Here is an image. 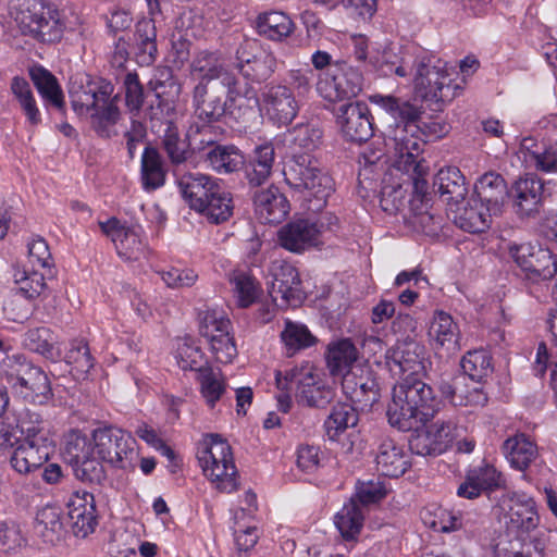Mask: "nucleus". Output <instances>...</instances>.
Masks as SVG:
<instances>
[{
  "label": "nucleus",
  "instance_id": "obj_25",
  "mask_svg": "<svg viewBox=\"0 0 557 557\" xmlns=\"http://www.w3.org/2000/svg\"><path fill=\"white\" fill-rule=\"evenodd\" d=\"M113 92V86L104 81L86 79V83L72 84L70 98L73 110L78 115H87Z\"/></svg>",
  "mask_w": 557,
  "mask_h": 557
},
{
  "label": "nucleus",
  "instance_id": "obj_47",
  "mask_svg": "<svg viewBox=\"0 0 557 557\" xmlns=\"http://www.w3.org/2000/svg\"><path fill=\"white\" fill-rule=\"evenodd\" d=\"M141 182L146 190H154L165 182V170L159 151L146 147L141 156Z\"/></svg>",
  "mask_w": 557,
  "mask_h": 557
},
{
  "label": "nucleus",
  "instance_id": "obj_35",
  "mask_svg": "<svg viewBox=\"0 0 557 557\" xmlns=\"http://www.w3.org/2000/svg\"><path fill=\"white\" fill-rule=\"evenodd\" d=\"M433 185L437 187L441 197L450 208L463 202L468 194L465 176L455 166L441 169L435 175Z\"/></svg>",
  "mask_w": 557,
  "mask_h": 557
},
{
  "label": "nucleus",
  "instance_id": "obj_52",
  "mask_svg": "<svg viewBox=\"0 0 557 557\" xmlns=\"http://www.w3.org/2000/svg\"><path fill=\"white\" fill-rule=\"evenodd\" d=\"M29 74L41 97L55 108L62 109L63 94L57 78L41 66L32 69Z\"/></svg>",
  "mask_w": 557,
  "mask_h": 557
},
{
  "label": "nucleus",
  "instance_id": "obj_63",
  "mask_svg": "<svg viewBox=\"0 0 557 557\" xmlns=\"http://www.w3.org/2000/svg\"><path fill=\"white\" fill-rule=\"evenodd\" d=\"M467 474L469 480L473 481L483 492H492L505 486L502 472L488 463L471 469Z\"/></svg>",
  "mask_w": 557,
  "mask_h": 557
},
{
  "label": "nucleus",
  "instance_id": "obj_54",
  "mask_svg": "<svg viewBox=\"0 0 557 557\" xmlns=\"http://www.w3.org/2000/svg\"><path fill=\"white\" fill-rule=\"evenodd\" d=\"M322 131L312 124H301L292 131V154H312L321 144Z\"/></svg>",
  "mask_w": 557,
  "mask_h": 557
},
{
  "label": "nucleus",
  "instance_id": "obj_59",
  "mask_svg": "<svg viewBox=\"0 0 557 557\" xmlns=\"http://www.w3.org/2000/svg\"><path fill=\"white\" fill-rule=\"evenodd\" d=\"M13 276L18 292L27 299L39 297L47 288L44 273L37 270L16 269Z\"/></svg>",
  "mask_w": 557,
  "mask_h": 557
},
{
  "label": "nucleus",
  "instance_id": "obj_11",
  "mask_svg": "<svg viewBox=\"0 0 557 557\" xmlns=\"http://www.w3.org/2000/svg\"><path fill=\"white\" fill-rule=\"evenodd\" d=\"M508 251L518 267L532 281L549 280L557 273V260L549 249L524 243L510 244Z\"/></svg>",
  "mask_w": 557,
  "mask_h": 557
},
{
  "label": "nucleus",
  "instance_id": "obj_46",
  "mask_svg": "<svg viewBox=\"0 0 557 557\" xmlns=\"http://www.w3.org/2000/svg\"><path fill=\"white\" fill-rule=\"evenodd\" d=\"M359 416L352 405L339 403L332 408L324 421L325 434L331 441H337L348 428L357 425Z\"/></svg>",
  "mask_w": 557,
  "mask_h": 557
},
{
  "label": "nucleus",
  "instance_id": "obj_6",
  "mask_svg": "<svg viewBox=\"0 0 557 557\" xmlns=\"http://www.w3.org/2000/svg\"><path fill=\"white\" fill-rule=\"evenodd\" d=\"M210 442L198 453V460L207 478L223 493L238 488L237 470L228 443L218 434L209 436Z\"/></svg>",
  "mask_w": 557,
  "mask_h": 557
},
{
  "label": "nucleus",
  "instance_id": "obj_64",
  "mask_svg": "<svg viewBox=\"0 0 557 557\" xmlns=\"http://www.w3.org/2000/svg\"><path fill=\"white\" fill-rule=\"evenodd\" d=\"M26 540L23 536L20 524L13 519L0 521V550L4 553L13 552L23 545Z\"/></svg>",
  "mask_w": 557,
  "mask_h": 557
},
{
  "label": "nucleus",
  "instance_id": "obj_12",
  "mask_svg": "<svg viewBox=\"0 0 557 557\" xmlns=\"http://www.w3.org/2000/svg\"><path fill=\"white\" fill-rule=\"evenodd\" d=\"M236 67L251 82L261 83L274 73L276 59L270 51L262 49L256 40L244 41L236 51Z\"/></svg>",
  "mask_w": 557,
  "mask_h": 557
},
{
  "label": "nucleus",
  "instance_id": "obj_24",
  "mask_svg": "<svg viewBox=\"0 0 557 557\" xmlns=\"http://www.w3.org/2000/svg\"><path fill=\"white\" fill-rule=\"evenodd\" d=\"M190 74L198 81L197 84L220 82L228 88L239 85L235 74L223 64L215 53L209 51H201L194 58L190 64Z\"/></svg>",
  "mask_w": 557,
  "mask_h": 557
},
{
  "label": "nucleus",
  "instance_id": "obj_13",
  "mask_svg": "<svg viewBox=\"0 0 557 557\" xmlns=\"http://www.w3.org/2000/svg\"><path fill=\"white\" fill-rule=\"evenodd\" d=\"M290 379L296 385V399L299 404L324 408L335 397L334 389L311 367L290 370Z\"/></svg>",
  "mask_w": 557,
  "mask_h": 557
},
{
  "label": "nucleus",
  "instance_id": "obj_37",
  "mask_svg": "<svg viewBox=\"0 0 557 557\" xmlns=\"http://www.w3.org/2000/svg\"><path fill=\"white\" fill-rule=\"evenodd\" d=\"M35 531L47 544L61 542L65 535L62 509L52 505L40 508L36 515Z\"/></svg>",
  "mask_w": 557,
  "mask_h": 557
},
{
  "label": "nucleus",
  "instance_id": "obj_7",
  "mask_svg": "<svg viewBox=\"0 0 557 557\" xmlns=\"http://www.w3.org/2000/svg\"><path fill=\"white\" fill-rule=\"evenodd\" d=\"M92 440L100 460L116 469H135L138 453L136 440L129 433L119 428L106 426L95 430Z\"/></svg>",
  "mask_w": 557,
  "mask_h": 557
},
{
  "label": "nucleus",
  "instance_id": "obj_56",
  "mask_svg": "<svg viewBox=\"0 0 557 557\" xmlns=\"http://www.w3.org/2000/svg\"><path fill=\"white\" fill-rule=\"evenodd\" d=\"M281 338L288 354H295L298 350L309 348L317 342V338L305 324L292 321H286Z\"/></svg>",
  "mask_w": 557,
  "mask_h": 557
},
{
  "label": "nucleus",
  "instance_id": "obj_43",
  "mask_svg": "<svg viewBox=\"0 0 557 557\" xmlns=\"http://www.w3.org/2000/svg\"><path fill=\"white\" fill-rule=\"evenodd\" d=\"M363 521V507L354 497L335 516V525L346 541L355 540L360 534Z\"/></svg>",
  "mask_w": 557,
  "mask_h": 557
},
{
  "label": "nucleus",
  "instance_id": "obj_20",
  "mask_svg": "<svg viewBox=\"0 0 557 557\" xmlns=\"http://www.w3.org/2000/svg\"><path fill=\"white\" fill-rule=\"evenodd\" d=\"M99 226L111 238L121 258L134 261L147 256V246L138 228L122 225L114 218L99 222Z\"/></svg>",
  "mask_w": 557,
  "mask_h": 557
},
{
  "label": "nucleus",
  "instance_id": "obj_4",
  "mask_svg": "<svg viewBox=\"0 0 557 557\" xmlns=\"http://www.w3.org/2000/svg\"><path fill=\"white\" fill-rule=\"evenodd\" d=\"M15 20L24 34L48 44L60 41L66 27L64 15L50 0H22Z\"/></svg>",
  "mask_w": 557,
  "mask_h": 557
},
{
  "label": "nucleus",
  "instance_id": "obj_15",
  "mask_svg": "<svg viewBox=\"0 0 557 557\" xmlns=\"http://www.w3.org/2000/svg\"><path fill=\"white\" fill-rule=\"evenodd\" d=\"M261 104L267 117L277 125L290 124L299 111V101L286 84L267 86Z\"/></svg>",
  "mask_w": 557,
  "mask_h": 557
},
{
  "label": "nucleus",
  "instance_id": "obj_29",
  "mask_svg": "<svg viewBox=\"0 0 557 557\" xmlns=\"http://www.w3.org/2000/svg\"><path fill=\"white\" fill-rule=\"evenodd\" d=\"M377 471L388 478L401 476L410 467L408 455L404 448L391 438H384L375 456Z\"/></svg>",
  "mask_w": 557,
  "mask_h": 557
},
{
  "label": "nucleus",
  "instance_id": "obj_33",
  "mask_svg": "<svg viewBox=\"0 0 557 557\" xmlns=\"http://www.w3.org/2000/svg\"><path fill=\"white\" fill-rule=\"evenodd\" d=\"M503 453L510 466L519 471H525L539 458L536 444L523 433L508 437L503 444Z\"/></svg>",
  "mask_w": 557,
  "mask_h": 557
},
{
  "label": "nucleus",
  "instance_id": "obj_38",
  "mask_svg": "<svg viewBox=\"0 0 557 557\" xmlns=\"http://www.w3.org/2000/svg\"><path fill=\"white\" fill-rule=\"evenodd\" d=\"M233 297L239 308H248L262 295L258 280L246 270H234L228 274Z\"/></svg>",
  "mask_w": 557,
  "mask_h": 557
},
{
  "label": "nucleus",
  "instance_id": "obj_61",
  "mask_svg": "<svg viewBox=\"0 0 557 557\" xmlns=\"http://www.w3.org/2000/svg\"><path fill=\"white\" fill-rule=\"evenodd\" d=\"M199 333L207 339L231 330V321L216 309L206 308L198 313Z\"/></svg>",
  "mask_w": 557,
  "mask_h": 557
},
{
  "label": "nucleus",
  "instance_id": "obj_60",
  "mask_svg": "<svg viewBox=\"0 0 557 557\" xmlns=\"http://www.w3.org/2000/svg\"><path fill=\"white\" fill-rule=\"evenodd\" d=\"M175 359L178 367L184 371H197L200 374V370L206 368L203 366V352L190 338H183L178 342Z\"/></svg>",
  "mask_w": 557,
  "mask_h": 557
},
{
  "label": "nucleus",
  "instance_id": "obj_41",
  "mask_svg": "<svg viewBox=\"0 0 557 557\" xmlns=\"http://www.w3.org/2000/svg\"><path fill=\"white\" fill-rule=\"evenodd\" d=\"M162 148L175 169H178L185 163L193 153L189 140L187 137H181L178 127L172 119L165 121V128L162 135Z\"/></svg>",
  "mask_w": 557,
  "mask_h": 557
},
{
  "label": "nucleus",
  "instance_id": "obj_34",
  "mask_svg": "<svg viewBox=\"0 0 557 557\" xmlns=\"http://www.w3.org/2000/svg\"><path fill=\"white\" fill-rule=\"evenodd\" d=\"M342 388L354 404L363 408L371 407L380 397L379 384L369 374L364 376H357L355 373L344 374Z\"/></svg>",
  "mask_w": 557,
  "mask_h": 557
},
{
  "label": "nucleus",
  "instance_id": "obj_42",
  "mask_svg": "<svg viewBox=\"0 0 557 557\" xmlns=\"http://www.w3.org/2000/svg\"><path fill=\"white\" fill-rule=\"evenodd\" d=\"M274 160L275 151L271 143H265L255 148L253 157L246 170V178L251 186H260L269 180Z\"/></svg>",
  "mask_w": 557,
  "mask_h": 557
},
{
  "label": "nucleus",
  "instance_id": "obj_2",
  "mask_svg": "<svg viewBox=\"0 0 557 557\" xmlns=\"http://www.w3.org/2000/svg\"><path fill=\"white\" fill-rule=\"evenodd\" d=\"M437 409L438 401L430 385L419 377H404L393 388L386 413L392 426L406 432L424 425Z\"/></svg>",
  "mask_w": 557,
  "mask_h": 557
},
{
  "label": "nucleus",
  "instance_id": "obj_16",
  "mask_svg": "<svg viewBox=\"0 0 557 557\" xmlns=\"http://www.w3.org/2000/svg\"><path fill=\"white\" fill-rule=\"evenodd\" d=\"M272 283L269 294L272 301L281 306H298L305 298L297 269L284 261H275L271 268Z\"/></svg>",
  "mask_w": 557,
  "mask_h": 557
},
{
  "label": "nucleus",
  "instance_id": "obj_21",
  "mask_svg": "<svg viewBox=\"0 0 557 557\" xmlns=\"http://www.w3.org/2000/svg\"><path fill=\"white\" fill-rule=\"evenodd\" d=\"M67 519L76 537L85 539L92 533L98 523L94 495L76 492L67 500Z\"/></svg>",
  "mask_w": 557,
  "mask_h": 557
},
{
  "label": "nucleus",
  "instance_id": "obj_48",
  "mask_svg": "<svg viewBox=\"0 0 557 557\" xmlns=\"http://www.w3.org/2000/svg\"><path fill=\"white\" fill-rule=\"evenodd\" d=\"M429 334L441 347L447 346V349H455L458 345V326L451 315L445 311L437 310L434 312Z\"/></svg>",
  "mask_w": 557,
  "mask_h": 557
},
{
  "label": "nucleus",
  "instance_id": "obj_44",
  "mask_svg": "<svg viewBox=\"0 0 557 557\" xmlns=\"http://www.w3.org/2000/svg\"><path fill=\"white\" fill-rule=\"evenodd\" d=\"M358 358V350L349 339L331 343L327 348L326 363L332 375L350 373L349 369Z\"/></svg>",
  "mask_w": 557,
  "mask_h": 557
},
{
  "label": "nucleus",
  "instance_id": "obj_23",
  "mask_svg": "<svg viewBox=\"0 0 557 557\" xmlns=\"http://www.w3.org/2000/svg\"><path fill=\"white\" fill-rule=\"evenodd\" d=\"M320 237L321 231L318 225L307 219L292 221L278 231L280 245L295 253L319 246Z\"/></svg>",
  "mask_w": 557,
  "mask_h": 557
},
{
  "label": "nucleus",
  "instance_id": "obj_18",
  "mask_svg": "<svg viewBox=\"0 0 557 557\" xmlns=\"http://www.w3.org/2000/svg\"><path fill=\"white\" fill-rule=\"evenodd\" d=\"M386 359L389 368L397 367L406 377H418L424 374L429 362L423 345L413 338L397 339L396 345L388 349Z\"/></svg>",
  "mask_w": 557,
  "mask_h": 557
},
{
  "label": "nucleus",
  "instance_id": "obj_19",
  "mask_svg": "<svg viewBox=\"0 0 557 557\" xmlns=\"http://www.w3.org/2000/svg\"><path fill=\"white\" fill-rule=\"evenodd\" d=\"M510 502L511 505L504 517L505 530L503 532L533 535L535 532L544 530L539 528L540 516L532 497L513 494Z\"/></svg>",
  "mask_w": 557,
  "mask_h": 557
},
{
  "label": "nucleus",
  "instance_id": "obj_58",
  "mask_svg": "<svg viewBox=\"0 0 557 557\" xmlns=\"http://www.w3.org/2000/svg\"><path fill=\"white\" fill-rule=\"evenodd\" d=\"M95 445L79 431H70L65 436L64 458L73 467L87 456H92Z\"/></svg>",
  "mask_w": 557,
  "mask_h": 557
},
{
  "label": "nucleus",
  "instance_id": "obj_30",
  "mask_svg": "<svg viewBox=\"0 0 557 557\" xmlns=\"http://www.w3.org/2000/svg\"><path fill=\"white\" fill-rule=\"evenodd\" d=\"M253 203L259 219L269 224L282 222L289 212L286 197L273 186L257 191L253 196Z\"/></svg>",
  "mask_w": 557,
  "mask_h": 557
},
{
  "label": "nucleus",
  "instance_id": "obj_5",
  "mask_svg": "<svg viewBox=\"0 0 557 557\" xmlns=\"http://www.w3.org/2000/svg\"><path fill=\"white\" fill-rule=\"evenodd\" d=\"M413 85L416 94L426 101L447 102L457 95V85L451 84L447 63L422 52L413 61Z\"/></svg>",
  "mask_w": 557,
  "mask_h": 557
},
{
  "label": "nucleus",
  "instance_id": "obj_53",
  "mask_svg": "<svg viewBox=\"0 0 557 557\" xmlns=\"http://www.w3.org/2000/svg\"><path fill=\"white\" fill-rule=\"evenodd\" d=\"M461 368L467 379L479 383L493 372L492 357L484 349L468 351L461 360Z\"/></svg>",
  "mask_w": 557,
  "mask_h": 557
},
{
  "label": "nucleus",
  "instance_id": "obj_45",
  "mask_svg": "<svg viewBox=\"0 0 557 557\" xmlns=\"http://www.w3.org/2000/svg\"><path fill=\"white\" fill-rule=\"evenodd\" d=\"M203 208H196L208 222L220 224L227 221L233 214V199L231 194L221 186L203 201Z\"/></svg>",
  "mask_w": 557,
  "mask_h": 557
},
{
  "label": "nucleus",
  "instance_id": "obj_39",
  "mask_svg": "<svg viewBox=\"0 0 557 557\" xmlns=\"http://www.w3.org/2000/svg\"><path fill=\"white\" fill-rule=\"evenodd\" d=\"M420 518L425 527L435 532L449 533L465 527L463 517L437 504L422 508Z\"/></svg>",
  "mask_w": 557,
  "mask_h": 557
},
{
  "label": "nucleus",
  "instance_id": "obj_40",
  "mask_svg": "<svg viewBox=\"0 0 557 557\" xmlns=\"http://www.w3.org/2000/svg\"><path fill=\"white\" fill-rule=\"evenodd\" d=\"M120 119L121 111L117 106V96H110L90 112L91 127L102 138H110L117 134L115 125Z\"/></svg>",
  "mask_w": 557,
  "mask_h": 557
},
{
  "label": "nucleus",
  "instance_id": "obj_28",
  "mask_svg": "<svg viewBox=\"0 0 557 557\" xmlns=\"http://www.w3.org/2000/svg\"><path fill=\"white\" fill-rule=\"evenodd\" d=\"M450 208L454 223L461 230L469 233H481L486 231L492 223V218L497 216L488 210V207L472 198L467 202L455 205Z\"/></svg>",
  "mask_w": 557,
  "mask_h": 557
},
{
  "label": "nucleus",
  "instance_id": "obj_49",
  "mask_svg": "<svg viewBox=\"0 0 557 557\" xmlns=\"http://www.w3.org/2000/svg\"><path fill=\"white\" fill-rule=\"evenodd\" d=\"M55 338L51 330L45 326L28 330L23 336V346L45 358L57 361L61 354L54 347Z\"/></svg>",
  "mask_w": 557,
  "mask_h": 557
},
{
  "label": "nucleus",
  "instance_id": "obj_8",
  "mask_svg": "<svg viewBox=\"0 0 557 557\" xmlns=\"http://www.w3.org/2000/svg\"><path fill=\"white\" fill-rule=\"evenodd\" d=\"M9 376L13 387L26 399L39 405L52 399L53 393L47 373L21 356L10 360Z\"/></svg>",
  "mask_w": 557,
  "mask_h": 557
},
{
  "label": "nucleus",
  "instance_id": "obj_14",
  "mask_svg": "<svg viewBox=\"0 0 557 557\" xmlns=\"http://www.w3.org/2000/svg\"><path fill=\"white\" fill-rule=\"evenodd\" d=\"M552 534L550 530L535 532L533 535L502 532L494 545V555L495 557H544Z\"/></svg>",
  "mask_w": 557,
  "mask_h": 557
},
{
  "label": "nucleus",
  "instance_id": "obj_9",
  "mask_svg": "<svg viewBox=\"0 0 557 557\" xmlns=\"http://www.w3.org/2000/svg\"><path fill=\"white\" fill-rule=\"evenodd\" d=\"M362 74L346 62H335L319 75L318 92L329 101H339L358 96L362 90Z\"/></svg>",
  "mask_w": 557,
  "mask_h": 557
},
{
  "label": "nucleus",
  "instance_id": "obj_27",
  "mask_svg": "<svg viewBox=\"0 0 557 557\" xmlns=\"http://www.w3.org/2000/svg\"><path fill=\"white\" fill-rule=\"evenodd\" d=\"M174 174L183 198L194 210L203 208V201L220 186L214 178L202 173L181 172L175 169Z\"/></svg>",
  "mask_w": 557,
  "mask_h": 557
},
{
  "label": "nucleus",
  "instance_id": "obj_1",
  "mask_svg": "<svg viewBox=\"0 0 557 557\" xmlns=\"http://www.w3.org/2000/svg\"><path fill=\"white\" fill-rule=\"evenodd\" d=\"M373 103L379 104L394 120L384 132L385 145L395 151L397 168L416 166L422 169L420 153L423 143L420 129L421 108L408 101H399L392 96L374 95L371 98Z\"/></svg>",
  "mask_w": 557,
  "mask_h": 557
},
{
  "label": "nucleus",
  "instance_id": "obj_17",
  "mask_svg": "<svg viewBox=\"0 0 557 557\" xmlns=\"http://www.w3.org/2000/svg\"><path fill=\"white\" fill-rule=\"evenodd\" d=\"M336 122L347 140L362 143L373 135L370 111L364 102L356 101L339 106Z\"/></svg>",
  "mask_w": 557,
  "mask_h": 557
},
{
  "label": "nucleus",
  "instance_id": "obj_51",
  "mask_svg": "<svg viewBox=\"0 0 557 557\" xmlns=\"http://www.w3.org/2000/svg\"><path fill=\"white\" fill-rule=\"evenodd\" d=\"M205 161L218 173H232L244 163V157L233 145H219L206 152Z\"/></svg>",
  "mask_w": 557,
  "mask_h": 557
},
{
  "label": "nucleus",
  "instance_id": "obj_22",
  "mask_svg": "<svg viewBox=\"0 0 557 557\" xmlns=\"http://www.w3.org/2000/svg\"><path fill=\"white\" fill-rule=\"evenodd\" d=\"M512 206L520 218H531L540 213L544 197V182L535 176L521 177L511 188Z\"/></svg>",
  "mask_w": 557,
  "mask_h": 557
},
{
  "label": "nucleus",
  "instance_id": "obj_57",
  "mask_svg": "<svg viewBox=\"0 0 557 557\" xmlns=\"http://www.w3.org/2000/svg\"><path fill=\"white\" fill-rule=\"evenodd\" d=\"M221 133L211 125V123H207L202 126L199 125H190L187 131V139L191 145L193 152H197L201 156V158L206 157V152L210 151L211 148L218 147L220 140Z\"/></svg>",
  "mask_w": 557,
  "mask_h": 557
},
{
  "label": "nucleus",
  "instance_id": "obj_32",
  "mask_svg": "<svg viewBox=\"0 0 557 557\" xmlns=\"http://www.w3.org/2000/svg\"><path fill=\"white\" fill-rule=\"evenodd\" d=\"M476 199L488 207L494 214H500L508 195L507 185L502 175L490 172L483 174L475 183Z\"/></svg>",
  "mask_w": 557,
  "mask_h": 557
},
{
  "label": "nucleus",
  "instance_id": "obj_3",
  "mask_svg": "<svg viewBox=\"0 0 557 557\" xmlns=\"http://www.w3.org/2000/svg\"><path fill=\"white\" fill-rule=\"evenodd\" d=\"M286 183L302 194L312 211L322 210L334 191L333 178L313 154L294 153L284 169Z\"/></svg>",
  "mask_w": 557,
  "mask_h": 557
},
{
  "label": "nucleus",
  "instance_id": "obj_50",
  "mask_svg": "<svg viewBox=\"0 0 557 557\" xmlns=\"http://www.w3.org/2000/svg\"><path fill=\"white\" fill-rule=\"evenodd\" d=\"M294 23L283 12H269L260 15L257 20V30L261 36L271 40H282L294 32Z\"/></svg>",
  "mask_w": 557,
  "mask_h": 557
},
{
  "label": "nucleus",
  "instance_id": "obj_55",
  "mask_svg": "<svg viewBox=\"0 0 557 557\" xmlns=\"http://www.w3.org/2000/svg\"><path fill=\"white\" fill-rule=\"evenodd\" d=\"M197 381L200 385L201 396L206 400L207 405L210 408H213L225 393L226 384L224 380L219 372L214 371L211 367L206 366L205 369L200 370Z\"/></svg>",
  "mask_w": 557,
  "mask_h": 557
},
{
  "label": "nucleus",
  "instance_id": "obj_31",
  "mask_svg": "<svg viewBox=\"0 0 557 557\" xmlns=\"http://www.w3.org/2000/svg\"><path fill=\"white\" fill-rule=\"evenodd\" d=\"M52 451V443L21 442L14 449L10 462L18 473H28L42 466Z\"/></svg>",
  "mask_w": 557,
  "mask_h": 557
},
{
  "label": "nucleus",
  "instance_id": "obj_10",
  "mask_svg": "<svg viewBox=\"0 0 557 557\" xmlns=\"http://www.w3.org/2000/svg\"><path fill=\"white\" fill-rule=\"evenodd\" d=\"M239 95V85L228 88L220 82L197 84L193 90L195 114L206 123L218 122L224 116L227 103L234 102Z\"/></svg>",
  "mask_w": 557,
  "mask_h": 557
},
{
  "label": "nucleus",
  "instance_id": "obj_36",
  "mask_svg": "<svg viewBox=\"0 0 557 557\" xmlns=\"http://www.w3.org/2000/svg\"><path fill=\"white\" fill-rule=\"evenodd\" d=\"M135 55L138 64L149 66L158 58L157 27L153 18L137 22L135 33Z\"/></svg>",
  "mask_w": 557,
  "mask_h": 557
},
{
  "label": "nucleus",
  "instance_id": "obj_62",
  "mask_svg": "<svg viewBox=\"0 0 557 557\" xmlns=\"http://www.w3.org/2000/svg\"><path fill=\"white\" fill-rule=\"evenodd\" d=\"M22 440L26 443H52L47 423L38 413L27 412L20 419Z\"/></svg>",
  "mask_w": 557,
  "mask_h": 557
},
{
  "label": "nucleus",
  "instance_id": "obj_26",
  "mask_svg": "<svg viewBox=\"0 0 557 557\" xmlns=\"http://www.w3.org/2000/svg\"><path fill=\"white\" fill-rule=\"evenodd\" d=\"M440 391L453 406L483 407L488 400L483 387L463 375L443 381Z\"/></svg>",
  "mask_w": 557,
  "mask_h": 557
}]
</instances>
